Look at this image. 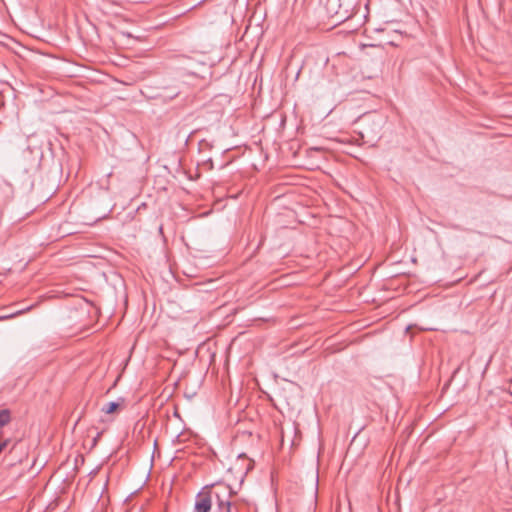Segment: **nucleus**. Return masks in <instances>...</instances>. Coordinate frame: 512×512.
I'll return each instance as SVG.
<instances>
[{"label":"nucleus","instance_id":"20e7f679","mask_svg":"<svg viewBox=\"0 0 512 512\" xmlns=\"http://www.w3.org/2000/svg\"><path fill=\"white\" fill-rule=\"evenodd\" d=\"M9 443V440H4L0 443V454L3 452V450L7 447Z\"/></svg>","mask_w":512,"mask_h":512},{"label":"nucleus","instance_id":"39448f33","mask_svg":"<svg viewBox=\"0 0 512 512\" xmlns=\"http://www.w3.org/2000/svg\"><path fill=\"white\" fill-rule=\"evenodd\" d=\"M98 437L99 435L96 438H94V444L97 442Z\"/></svg>","mask_w":512,"mask_h":512},{"label":"nucleus","instance_id":"f257e3e1","mask_svg":"<svg viewBox=\"0 0 512 512\" xmlns=\"http://www.w3.org/2000/svg\"><path fill=\"white\" fill-rule=\"evenodd\" d=\"M225 493L230 497V491L225 488ZM213 502L217 507L214 512H232L231 501L229 498L224 499L220 493L212 489V486H205L195 497V512H210Z\"/></svg>","mask_w":512,"mask_h":512},{"label":"nucleus","instance_id":"7ed1b4c3","mask_svg":"<svg viewBox=\"0 0 512 512\" xmlns=\"http://www.w3.org/2000/svg\"><path fill=\"white\" fill-rule=\"evenodd\" d=\"M120 404L118 402H109L103 406L102 411L106 414H112L117 411Z\"/></svg>","mask_w":512,"mask_h":512},{"label":"nucleus","instance_id":"f03ea898","mask_svg":"<svg viewBox=\"0 0 512 512\" xmlns=\"http://www.w3.org/2000/svg\"><path fill=\"white\" fill-rule=\"evenodd\" d=\"M11 420V414L8 409L0 410V427L5 426Z\"/></svg>","mask_w":512,"mask_h":512}]
</instances>
